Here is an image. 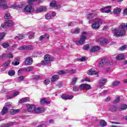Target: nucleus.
<instances>
[{
	"mask_svg": "<svg viewBox=\"0 0 127 127\" xmlns=\"http://www.w3.org/2000/svg\"><path fill=\"white\" fill-rule=\"evenodd\" d=\"M127 30V23H124L119 25V28H115L112 30V32L116 37H121L126 35V31Z\"/></svg>",
	"mask_w": 127,
	"mask_h": 127,
	"instance_id": "obj_1",
	"label": "nucleus"
},
{
	"mask_svg": "<svg viewBox=\"0 0 127 127\" xmlns=\"http://www.w3.org/2000/svg\"><path fill=\"white\" fill-rule=\"evenodd\" d=\"M85 84H82L80 85L79 88L81 90H84V89H85Z\"/></svg>",
	"mask_w": 127,
	"mask_h": 127,
	"instance_id": "obj_56",
	"label": "nucleus"
},
{
	"mask_svg": "<svg viewBox=\"0 0 127 127\" xmlns=\"http://www.w3.org/2000/svg\"><path fill=\"white\" fill-rule=\"evenodd\" d=\"M24 80V76L21 75L18 77V81H23Z\"/></svg>",
	"mask_w": 127,
	"mask_h": 127,
	"instance_id": "obj_47",
	"label": "nucleus"
},
{
	"mask_svg": "<svg viewBox=\"0 0 127 127\" xmlns=\"http://www.w3.org/2000/svg\"><path fill=\"white\" fill-rule=\"evenodd\" d=\"M112 8V6L109 5L105 7V13H110L111 11V8Z\"/></svg>",
	"mask_w": 127,
	"mask_h": 127,
	"instance_id": "obj_24",
	"label": "nucleus"
},
{
	"mask_svg": "<svg viewBox=\"0 0 127 127\" xmlns=\"http://www.w3.org/2000/svg\"><path fill=\"white\" fill-rule=\"evenodd\" d=\"M50 83V80L47 79H45L44 81V83L45 84V85H48V84H49Z\"/></svg>",
	"mask_w": 127,
	"mask_h": 127,
	"instance_id": "obj_45",
	"label": "nucleus"
},
{
	"mask_svg": "<svg viewBox=\"0 0 127 127\" xmlns=\"http://www.w3.org/2000/svg\"><path fill=\"white\" fill-rule=\"evenodd\" d=\"M0 6L2 9H7V8H8L7 2L5 0H0Z\"/></svg>",
	"mask_w": 127,
	"mask_h": 127,
	"instance_id": "obj_7",
	"label": "nucleus"
},
{
	"mask_svg": "<svg viewBox=\"0 0 127 127\" xmlns=\"http://www.w3.org/2000/svg\"><path fill=\"white\" fill-rule=\"evenodd\" d=\"M120 81H114L113 83V86H118V85H119L120 84Z\"/></svg>",
	"mask_w": 127,
	"mask_h": 127,
	"instance_id": "obj_51",
	"label": "nucleus"
},
{
	"mask_svg": "<svg viewBox=\"0 0 127 127\" xmlns=\"http://www.w3.org/2000/svg\"><path fill=\"white\" fill-rule=\"evenodd\" d=\"M23 72H25V69L24 68H21L19 69L18 71V75L19 76L23 73Z\"/></svg>",
	"mask_w": 127,
	"mask_h": 127,
	"instance_id": "obj_31",
	"label": "nucleus"
},
{
	"mask_svg": "<svg viewBox=\"0 0 127 127\" xmlns=\"http://www.w3.org/2000/svg\"><path fill=\"white\" fill-rule=\"evenodd\" d=\"M99 50H100V47L98 46H93L91 50V52H96V51H99Z\"/></svg>",
	"mask_w": 127,
	"mask_h": 127,
	"instance_id": "obj_22",
	"label": "nucleus"
},
{
	"mask_svg": "<svg viewBox=\"0 0 127 127\" xmlns=\"http://www.w3.org/2000/svg\"><path fill=\"white\" fill-rule=\"evenodd\" d=\"M39 78V75H34L33 76V80H38Z\"/></svg>",
	"mask_w": 127,
	"mask_h": 127,
	"instance_id": "obj_61",
	"label": "nucleus"
},
{
	"mask_svg": "<svg viewBox=\"0 0 127 127\" xmlns=\"http://www.w3.org/2000/svg\"><path fill=\"white\" fill-rule=\"evenodd\" d=\"M106 82H107V80H106V79L105 78H102L100 79V80L99 81V83L100 84L99 87L101 88L102 86H104L105 85V83H106Z\"/></svg>",
	"mask_w": 127,
	"mask_h": 127,
	"instance_id": "obj_21",
	"label": "nucleus"
},
{
	"mask_svg": "<svg viewBox=\"0 0 127 127\" xmlns=\"http://www.w3.org/2000/svg\"><path fill=\"white\" fill-rule=\"evenodd\" d=\"M97 42L101 45H106V44H108V40L105 38H101L98 40Z\"/></svg>",
	"mask_w": 127,
	"mask_h": 127,
	"instance_id": "obj_9",
	"label": "nucleus"
},
{
	"mask_svg": "<svg viewBox=\"0 0 127 127\" xmlns=\"http://www.w3.org/2000/svg\"><path fill=\"white\" fill-rule=\"evenodd\" d=\"M19 112V109H12L10 111V114L11 115H15V114H17Z\"/></svg>",
	"mask_w": 127,
	"mask_h": 127,
	"instance_id": "obj_29",
	"label": "nucleus"
},
{
	"mask_svg": "<svg viewBox=\"0 0 127 127\" xmlns=\"http://www.w3.org/2000/svg\"><path fill=\"white\" fill-rule=\"evenodd\" d=\"M24 6L23 5V3H21V4H18V5L16 4H12L11 6V7L14 9H17V8H23Z\"/></svg>",
	"mask_w": 127,
	"mask_h": 127,
	"instance_id": "obj_12",
	"label": "nucleus"
},
{
	"mask_svg": "<svg viewBox=\"0 0 127 127\" xmlns=\"http://www.w3.org/2000/svg\"><path fill=\"white\" fill-rule=\"evenodd\" d=\"M85 89H86V90H90L91 89V85L88 84H85Z\"/></svg>",
	"mask_w": 127,
	"mask_h": 127,
	"instance_id": "obj_44",
	"label": "nucleus"
},
{
	"mask_svg": "<svg viewBox=\"0 0 127 127\" xmlns=\"http://www.w3.org/2000/svg\"><path fill=\"white\" fill-rule=\"evenodd\" d=\"M69 73L70 74H75L76 73V69H71L69 70Z\"/></svg>",
	"mask_w": 127,
	"mask_h": 127,
	"instance_id": "obj_57",
	"label": "nucleus"
},
{
	"mask_svg": "<svg viewBox=\"0 0 127 127\" xmlns=\"http://www.w3.org/2000/svg\"><path fill=\"white\" fill-rule=\"evenodd\" d=\"M25 72L26 73H29V72H31L32 70H33L34 67L32 66H28L27 67H25Z\"/></svg>",
	"mask_w": 127,
	"mask_h": 127,
	"instance_id": "obj_19",
	"label": "nucleus"
},
{
	"mask_svg": "<svg viewBox=\"0 0 127 127\" xmlns=\"http://www.w3.org/2000/svg\"><path fill=\"white\" fill-rule=\"evenodd\" d=\"M61 98H63V100H72L74 96L73 95H67L66 94H63L62 95Z\"/></svg>",
	"mask_w": 127,
	"mask_h": 127,
	"instance_id": "obj_11",
	"label": "nucleus"
},
{
	"mask_svg": "<svg viewBox=\"0 0 127 127\" xmlns=\"http://www.w3.org/2000/svg\"><path fill=\"white\" fill-rule=\"evenodd\" d=\"M33 48V47L31 45L29 46H21L19 48V50H23V49H28V50H31Z\"/></svg>",
	"mask_w": 127,
	"mask_h": 127,
	"instance_id": "obj_16",
	"label": "nucleus"
},
{
	"mask_svg": "<svg viewBox=\"0 0 127 127\" xmlns=\"http://www.w3.org/2000/svg\"><path fill=\"white\" fill-rule=\"evenodd\" d=\"M8 111V109L7 108H6V107H4L1 112V115H5V114H6V113H7Z\"/></svg>",
	"mask_w": 127,
	"mask_h": 127,
	"instance_id": "obj_26",
	"label": "nucleus"
},
{
	"mask_svg": "<svg viewBox=\"0 0 127 127\" xmlns=\"http://www.w3.org/2000/svg\"><path fill=\"white\" fill-rule=\"evenodd\" d=\"M117 110H118V107L115 106L111 107L109 109L110 112H116Z\"/></svg>",
	"mask_w": 127,
	"mask_h": 127,
	"instance_id": "obj_30",
	"label": "nucleus"
},
{
	"mask_svg": "<svg viewBox=\"0 0 127 127\" xmlns=\"http://www.w3.org/2000/svg\"><path fill=\"white\" fill-rule=\"evenodd\" d=\"M13 124V123L12 122H9V123H7V124H6L5 127H11V126H12Z\"/></svg>",
	"mask_w": 127,
	"mask_h": 127,
	"instance_id": "obj_52",
	"label": "nucleus"
},
{
	"mask_svg": "<svg viewBox=\"0 0 127 127\" xmlns=\"http://www.w3.org/2000/svg\"><path fill=\"white\" fill-rule=\"evenodd\" d=\"M127 45L123 46L120 48L119 50H121V51H123V50L127 49Z\"/></svg>",
	"mask_w": 127,
	"mask_h": 127,
	"instance_id": "obj_42",
	"label": "nucleus"
},
{
	"mask_svg": "<svg viewBox=\"0 0 127 127\" xmlns=\"http://www.w3.org/2000/svg\"><path fill=\"white\" fill-rule=\"evenodd\" d=\"M33 63V60L31 58H27L25 60L26 65H31Z\"/></svg>",
	"mask_w": 127,
	"mask_h": 127,
	"instance_id": "obj_13",
	"label": "nucleus"
},
{
	"mask_svg": "<svg viewBox=\"0 0 127 127\" xmlns=\"http://www.w3.org/2000/svg\"><path fill=\"white\" fill-rule=\"evenodd\" d=\"M5 19H10L11 18V16L9 13H7L5 14L4 16Z\"/></svg>",
	"mask_w": 127,
	"mask_h": 127,
	"instance_id": "obj_32",
	"label": "nucleus"
},
{
	"mask_svg": "<svg viewBox=\"0 0 127 127\" xmlns=\"http://www.w3.org/2000/svg\"><path fill=\"white\" fill-rule=\"evenodd\" d=\"M7 58H13V55H12L11 53H10V54L7 55Z\"/></svg>",
	"mask_w": 127,
	"mask_h": 127,
	"instance_id": "obj_60",
	"label": "nucleus"
},
{
	"mask_svg": "<svg viewBox=\"0 0 127 127\" xmlns=\"http://www.w3.org/2000/svg\"><path fill=\"white\" fill-rule=\"evenodd\" d=\"M127 105L126 104L123 105L121 108L119 109V111H125V110H127Z\"/></svg>",
	"mask_w": 127,
	"mask_h": 127,
	"instance_id": "obj_33",
	"label": "nucleus"
},
{
	"mask_svg": "<svg viewBox=\"0 0 127 127\" xmlns=\"http://www.w3.org/2000/svg\"><path fill=\"white\" fill-rule=\"evenodd\" d=\"M122 11V9L119 7H116L114 9V13L115 14H118L119 13H121Z\"/></svg>",
	"mask_w": 127,
	"mask_h": 127,
	"instance_id": "obj_23",
	"label": "nucleus"
},
{
	"mask_svg": "<svg viewBox=\"0 0 127 127\" xmlns=\"http://www.w3.org/2000/svg\"><path fill=\"white\" fill-rule=\"evenodd\" d=\"M27 110H28V112H29V113H32V112L35 111V110H36V107L35 105H29L27 106Z\"/></svg>",
	"mask_w": 127,
	"mask_h": 127,
	"instance_id": "obj_10",
	"label": "nucleus"
},
{
	"mask_svg": "<svg viewBox=\"0 0 127 127\" xmlns=\"http://www.w3.org/2000/svg\"><path fill=\"white\" fill-rule=\"evenodd\" d=\"M105 9H106V8L104 7H102L101 8L100 10L101 11V12H103L104 13H105Z\"/></svg>",
	"mask_w": 127,
	"mask_h": 127,
	"instance_id": "obj_59",
	"label": "nucleus"
},
{
	"mask_svg": "<svg viewBox=\"0 0 127 127\" xmlns=\"http://www.w3.org/2000/svg\"><path fill=\"white\" fill-rule=\"evenodd\" d=\"M120 100H121V99H120V97H117V99H116L114 100V103H115V104L117 103H119V102H120Z\"/></svg>",
	"mask_w": 127,
	"mask_h": 127,
	"instance_id": "obj_55",
	"label": "nucleus"
},
{
	"mask_svg": "<svg viewBox=\"0 0 127 127\" xmlns=\"http://www.w3.org/2000/svg\"><path fill=\"white\" fill-rule=\"evenodd\" d=\"M19 94V92L18 91H15L13 93V97H16Z\"/></svg>",
	"mask_w": 127,
	"mask_h": 127,
	"instance_id": "obj_58",
	"label": "nucleus"
},
{
	"mask_svg": "<svg viewBox=\"0 0 127 127\" xmlns=\"http://www.w3.org/2000/svg\"><path fill=\"white\" fill-rule=\"evenodd\" d=\"M1 46H2L3 48H6V47H8V46H9V44L7 43H4L1 45Z\"/></svg>",
	"mask_w": 127,
	"mask_h": 127,
	"instance_id": "obj_39",
	"label": "nucleus"
},
{
	"mask_svg": "<svg viewBox=\"0 0 127 127\" xmlns=\"http://www.w3.org/2000/svg\"><path fill=\"white\" fill-rule=\"evenodd\" d=\"M58 74L59 75H64L65 74V71L64 70H61L58 72Z\"/></svg>",
	"mask_w": 127,
	"mask_h": 127,
	"instance_id": "obj_48",
	"label": "nucleus"
},
{
	"mask_svg": "<svg viewBox=\"0 0 127 127\" xmlns=\"http://www.w3.org/2000/svg\"><path fill=\"white\" fill-rule=\"evenodd\" d=\"M117 60H123L125 58V56L123 54L119 55L116 57Z\"/></svg>",
	"mask_w": 127,
	"mask_h": 127,
	"instance_id": "obj_28",
	"label": "nucleus"
},
{
	"mask_svg": "<svg viewBox=\"0 0 127 127\" xmlns=\"http://www.w3.org/2000/svg\"><path fill=\"white\" fill-rule=\"evenodd\" d=\"M45 17H46V19H48V20L49 19H51V14H50V13H48L46 15Z\"/></svg>",
	"mask_w": 127,
	"mask_h": 127,
	"instance_id": "obj_41",
	"label": "nucleus"
},
{
	"mask_svg": "<svg viewBox=\"0 0 127 127\" xmlns=\"http://www.w3.org/2000/svg\"><path fill=\"white\" fill-rule=\"evenodd\" d=\"M24 35L21 34V35H19V36H16V37H15V39H16V40H20L21 39H23V38H24Z\"/></svg>",
	"mask_w": 127,
	"mask_h": 127,
	"instance_id": "obj_27",
	"label": "nucleus"
},
{
	"mask_svg": "<svg viewBox=\"0 0 127 127\" xmlns=\"http://www.w3.org/2000/svg\"><path fill=\"white\" fill-rule=\"evenodd\" d=\"M51 61H53V58H51L50 55L47 54L44 56V61L41 62V64L45 66V65H47V64L51 62Z\"/></svg>",
	"mask_w": 127,
	"mask_h": 127,
	"instance_id": "obj_5",
	"label": "nucleus"
},
{
	"mask_svg": "<svg viewBox=\"0 0 127 127\" xmlns=\"http://www.w3.org/2000/svg\"><path fill=\"white\" fill-rule=\"evenodd\" d=\"M37 127H46V125L42 124L38 126Z\"/></svg>",
	"mask_w": 127,
	"mask_h": 127,
	"instance_id": "obj_63",
	"label": "nucleus"
},
{
	"mask_svg": "<svg viewBox=\"0 0 127 127\" xmlns=\"http://www.w3.org/2000/svg\"><path fill=\"white\" fill-rule=\"evenodd\" d=\"M124 13L125 15H127V8L124 9Z\"/></svg>",
	"mask_w": 127,
	"mask_h": 127,
	"instance_id": "obj_64",
	"label": "nucleus"
},
{
	"mask_svg": "<svg viewBox=\"0 0 127 127\" xmlns=\"http://www.w3.org/2000/svg\"><path fill=\"white\" fill-rule=\"evenodd\" d=\"M59 79V75H55L52 76L51 78L52 82H55V81H57Z\"/></svg>",
	"mask_w": 127,
	"mask_h": 127,
	"instance_id": "obj_25",
	"label": "nucleus"
},
{
	"mask_svg": "<svg viewBox=\"0 0 127 127\" xmlns=\"http://www.w3.org/2000/svg\"><path fill=\"white\" fill-rule=\"evenodd\" d=\"M73 92H78L79 91V88L76 86H74L73 87Z\"/></svg>",
	"mask_w": 127,
	"mask_h": 127,
	"instance_id": "obj_46",
	"label": "nucleus"
},
{
	"mask_svg": "<svg viewBox=\"0 0 127 127\" xmlns=\"http://www.w3.org/2000/svg\"><path fill=\"white\" fill-rule=\"evenodd\" d=\"M15 74V71L14 70H10L8 72V74L9 76H13Z\"/></svg>",
	"mask_w": 127,
	"mask_h": 127,
	"instance_id": "obj_35",
	"label": "nucleus"
},
{
	"mask_svg": "<svg viewBox=\"0 0 127 127\" xmlns=\"http://www.w3.org/2000/svg\"><path fill=\"white\" fill-rule=\"evenodd\" d=\"M96 15H97V14L93 12L92 13L87 15L86 18L87 19H92V18H94V16H96Z\"/></svg>",
	"mask_w": 127,
	"mask_h": 127,
	"instance_id": "obj_17",
	"label": "nucleus"
},
{
	"mask_svg": "<svg viewBox=\"0 0 127 127\" xmlns=\"http://www.w3.org/2000/svg\"><path fill=\"white\" fill-rule=\"evenodd\" d=\"M40 103L41 105H49L51 102L49 101H47V99L43 98L40 100Z\"/></svg>",
	"mask_w": 127,
	"mask_h": 127,
	"instance_id": "obj_15",
	"label": "nucleus"
},
{
	"mask_svg": "<svg viewBox=\"0 0 127 127\" xmlns=\"http://www.w3.org/2000/svg\"><path fill=\"white\" fill-rule=\"evenodd\" d=\"M27 102H29V98L28 97H25L23 98H22L19 101V103L20 104H22L23 103H26Z\"/></svg>",
	"mask_w": 127,
	"mask_h": 127,
	"instance_id": "obj_18",
	"label": "nucleus"
},
{
	"mask_svg": "<svg viewBox=\"0 0 127 127\" xmlns=\"http://www.w3.org/2000/svg\"><path fill=\"white\" fill-rule=\"evenodd\" d=\"M5 106L6 107H10V106H11V103H10V102H6L5 103Z\"/></svg>",
	"mask_w": 127,
	"mask_h": 127,
	"instance_id": "obj_62",
	"label": "nucleus"
},
{
	"mask_svg": "<svg viewBox=\"0 0 127 127\" xmlns=\"http://www.w3.org/2000/svg\"><path fill=\"white\" fill-rule=\"evenodd\" d=\"M37 0H28V4L23 9V11L26 12H32L34 11V7L32 6L33 1H36Z\"/></svg>",
	"mask_w": 127,
	"mask_h": 127,
	"instance_id": "obj_4",
	"label": "nucleus"
},
{
	"mask_svg": "<svg viewBox=\"0 0 127 127\" xmlns=\"http://www.w3.org/2000/svg\"><path fill=\"white\" fill-rule=\"evenodd\" d=\"M46 9H47L46 6H41L36 9L35 13H40V12H43V11H46Z\"/></svg>",
	"mask_w": 127,
	"mask_h": 127,
	"instance_id": "obj_8",
	"label": "nucleus"
},
{
	"mask_svg": "<svg viewBox=\"0 0 127 127\" xmlns=\"http://www.w3.org/2000/svg\"><path fill=\"white\" fill-rule=\"evenodd\" d=\"M83 48L84 50H88V49L89 48V45H86L83 46Z\"/></svg>",
	"mask_w": 127,
	"mask_h": 127,
	"instance_id": "obj_54",
	"label": "nucleus"
},
{
	"mask_svg": "<svg viewBox=\"0 0 127 127\" xmlns=\"http://www.w3.org/2000/svg\"><path fill=\"white\" fill-rule=\"evenodd\" d=\"M103 22L100 18H94L92 19V24L91 25V28L92 29H99L100 26L102 25Z\"/></svg>",
	"mask_w": 127,
	"mask_h": 127,
	"instance_id": "obj_2",
	"label": "nucleus"
},
{
	"mask_svg": "<svg viewBox=\"0 0 127 127\" xmlns=\"http://www.w3.org/2000/svg\"><path fill=\"white\" fill-rule=\"evenodd\" d=\"M88 34L87 32H82L79 40L76 41V44L77 45H83V44H85L87 37H88Z\"/></svg>",
	"mask_w": 127,
	"mask_h": 127,
	"instance_id": "obj_3",
	"label": "nucleus"
},
{
	"mask_svg": "<svg viewBox=\"0 0 127 127\" xmlns=\"http://www.w3.org/2000/svg\"><path fill=\"white\" fill-rule=\"evenodd\" d=\"M9 64H10V61H8L6 62L3 64V66L4 67H7V66H8L9 65Z\"/></svg>",
	"mask_w": 127,
	"mask_h": 127,
	"instance_id": "obj_43",
	"label": "nucleus"
},
{
	"mask_svg": "<svg viewBox=\"0 0 127 127\" xmlns=\"http://www.w3.org/2000/svg\"><path fill=\"white\" fill-rule=\"evenodd\" d=\"M77 77H74L72 79V81L71 82V85H72V86H74V85L75 84H76V82H77Z\"/></svg>",
	"mask_w": 127,
	"mask_h": 127,
	"instance_id": "obj_38",
	"label": "nucleus"
},
{
	"mask_svg": "<svg viewBox=\"0 0 127 127\" xmlns=\"http://www.w3.org/2000/svg\"><path fill=\"white\" fill-rule=\"evenodd\" d=\"M106 62L107 59H103L101 60L99 63L100 66H102V65L105 64V63H106Z\"/></svg>",
	"mask_w": 127,
	"mask_h": 127,
	"instance_id": "obj_34",
	"label": "nucleus"
},
{
	"mask_svg": "<svg viewBox=\"0 0 127 127\" xmlns=\"http://www.w3.org/2000/svg\"><path fill=\"white\" fill-rule=\"evenodd\" d=\"M29 38H30V39H32V38H34V32H32L31 33V34H30V35L29 36Z\"/></svg>",
	"mask_w": 127,
	"mask_h": 127,
	"instance_id": "obj_49",
	"label": "nucleus"
},
{
	"mask_svg": "<svg viewBox=\"0 0 127 127\" xmlns=\"http://www.w3.org/2000/svg\"><path fill=\"white\" fill-rule=\"evenodd\" d=\"M88 75H95V76H96V75H98V72L96 70L90 69L88 71Z\"/></svg>",
	"mask_w": 127,
	"mask_h": 127,
	"instance_id": "obj_20",
	"label": "nucleus"
},
{
	"mask_svg": "<svg viewBox=\"0 0 127 127\" xmlns=\"http://www.w3.org/2000/svg\"><path fill=\"white\" fill-rule=\"evenodd\" d=\"M79 32H80V29L76 28L73 32V33H75V34H78V33H79Z\"/></svg>",
	"mask_w": 127,
	"mask_h": 127,
	"instance_id": "obj_50",
	"label": "nucleus"
},
{
	"mask_svg": "<svg viewBox=\"0 0 127 127\" xmlns=\"http://www.w3.org/2000/svg\"><path fill=\"white\" fill-rule=\"evenodd\" d=\"M4 36H5V34L4 33H0V41H1V39H3Z\"/></svg>",
	"mask_w": 127,
	"mask_h": 127,
	"instance_id": "obj_40",
	"label": "nucleus"
},
{
	"mask_svg": "<svg viewBox=\"0 0 127 127\" xmlns=\"http://www.w3.org/2000/svg\"><path fill=\"white\" fill-rule=\"evenodd\" d=\"M13 21L11 20H8L5 21V24H2L1 25V28H6V26H13Z\"/></svg>",
	"mask_w": 127,
	"mask_h": 127,
	"instance_id": "obj_6",
	"label": "nucleus"
},
{
	"mask_svg": "<svg viewBox=\"0 0 127 127\" xmlns=\"http://www.w3.org/2000/svg\"><path fill=\"white\" fill-rule=\"evenodd\" d=\"M84 81H86L87 82H91V79H90L89 78H86L82 80L81 82H84Z\"/></svg>",
	"mask_w": 127,
	"mask_h": 127,
	"instance_id": "obj_53",
	"label": "nucleus"
},
{
	"mask_svg": "<svg viewBox=\"0 0 127 127\" xmlns=\"http://www.w3.org/2000/svg\"><path fill=\"white\" fill-rule=\"evenodd\" d=\"M100 125L102 127H106V126H107V123H106V121H105V120H102L100 122Z\"/></svg>",
	"mask_w": 127,
	"mask_h": 127,
	"instance_id": "obj_37",
	"label": "nucleus"
},
{
	"mask_svg": "<svg viewBox=\"0 0 127 127\" xmlns=\"http://www.w3.org/2000/svg\"><path fill=\"white\" fill-rule=\"evenodd\" d=\"M35 112L37 114H41V113H43L45 112V108L44 107H38L35 109Z\"/></svg>",
	"mask_w": 127,
	"mask_h": 127,
	"instance_id": "obj_14",
	"label": "nucleus"
},
{
	"mask_svg": "<svg viewBox=\"0 0 127 127\" xmlns=\"http://www.w3.org/2000/svg\"><path fill=\"white\" fill-rule=\"evenodd\" d=\"M56 1H53L52 2H51L50 4V6H51V7H55V6H56Z\"/></svg>",
	"mask_w": 127,
	"mask_h": 127,
	"instance_id": "obj_36",
	"label": "nucleus"
}]
</instances>
